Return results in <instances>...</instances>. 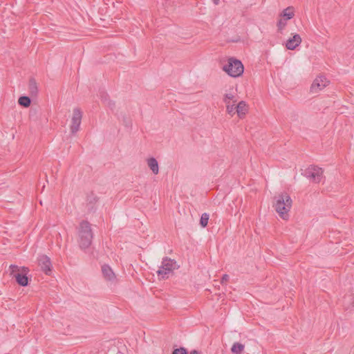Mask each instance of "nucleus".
<instances>
[{"instance_id":"nucleus-23","label":"nucleus","mask_w":354,"mask_h":354,"mask_svg":"<svg viewBox=\"0 0 354 354\" xmlns=\"http://www.w3.org/2000/svg\"><path fill=\"white\" fill-rule=\"evenodd\" d=\"M286 26V19H280L277 23L278 29L281 31Z\"/></svg>"},{"instance_id":"nucleus-26","label":"nucleus","mask_w":354,"mask_h":354,"mask_svg":"<svg viewBox=\"0 0 354 354\" xmlns=\"http://www.w3.org/2000/svg\"><path fill=\"white\" fill-rule=\"evenodd\" d=\"M190 354H201V353L196 350H193L190 352Z\"/></svg>"},{"instance_id":"nucleus-7","label":"nucleus","mask_w":354,"mask_h":354,"mask_svg":"<svg viewBox=\"0 0 354 354\" xmlns=\"http://www.w3.org/2000/svg\"><path fill=\"white\" fill-rule=\"evenodd\" d=\"M82 118V112L79 108L73 109V117L71 118V124L70 127L72 134H75L80 129Z\"/></svg>"},{"instance_id":"nucleus-6","label":"nucleus","mask_w":354,"mask_h":354,"mask_svg":"<svg viewBox=\"0 0 354 354\" xmlns=\"http://www.w3.org/2000/svg\"><path fill=\"white\" fill-rule=\"evenodd\" d=\"M304 176L313 182L318 183L323 177V170L321 167L311 165L305 170Z\"/></svg>"},{"instance_id":"nucleus-18","label":"nucleus","mask_w":354,"mask_h":354,"mask_svg":"<svg viewBox=\"0 0 354 354\" xmlns=\"http://www.w3.org/2000/svg\"><path fill=\"white\" fill-rule=\"evenodd\" d=\"M18 103L19 105L27 108L30 105L31 100L28 96H21L19 98Z\"/></svg>"},{"instance_id":"nucleus-8","label":"nucleus","mask_w":354,"mask_h":354,"mask_svg":"<svg viewBox=\"0 0 354 354\" xmlns=\"http://www.w3.org/2000/svg\"><path fill=\"white\" fill-rule=\"evenodd\" d=\"M329 81L324 75L317 76L311 84L310 91L312 93H317L329 84Z\"/></svg>"},{"instance_id":"nucleus-5","label":"nucleus","mask_w":354,"mask_h":354,"mask_svg":"<svg viewBox=\"0 0 354 354\" xmlns=\"http://www.w3.org/2000/svg\"><path fill=\"white\" fill-rule=\"evenodd\" d=\"M176 268V261L166 257L162 259L161 266L157 271V274L161 279H167L169 274Z\"/></svg>"},{"instance_id":"nucleus-24","label":"nucleus","mask_w":354,"mask_h":354,"mask_svg":"<svg viewBox=\"0 0 354 354\" xmlns=\"http://www.w3.org/2000/svg\"><path fill=\"white\" fill-rule=\"evenodd\" d=\"M102 99L104 101V102H106L107 101V106L111 109H113L114 107H115V102L111 101V100H107L106 99V96H103L102 95L101 96Z\"/></svg>"},{"instance_id":"nucleus-25","label":"nucleus","mask_w":354,"mask_h":354,"mask_svg":"<svg viewBox=\"0 0 354 354\" xmlns=\"http://www.w3.org/2000/svg\"><path fill=\"white\" fill-rule=\"evenodd\" d=\"M228 279H229V275L227 274H223L221 278V284L226 283L227 281H228Z\"/></svg>"},{"instance_id":"nucleus-27","label":"nucleus","mask_w":354,"mask_h":354,"mask_svg":"<svg viewBox=\"0 0 354 354\" xmlns=\"http://www.w3.org/2000/svg\"><path fill=\"white\" fill-rule=\"evenodd\" d=\"M212 1L215 5H218L220 0H212Z\"/></svg>"},{"instance_id":"nucleus-22","label":"nucleus","mask_w":354,"mask_h":354,"mask_svg":"<svg viewBox=\"0 0 354 354\" xmlns=\"http://www.w3.org/2000/svg\"><path fill=\"white\" fill-rule=\"evenodd\" d=\"M172 354H187V350L184 347H180L178 348H175L172 351Z\"/></svg>"},{"instance_id":"nucleus-1","label":"nucleus","mask_w":354,"mask_h":354,"mask_svg":"<svg viewBox=\"0 0 354 354\" xmlns=\"http://www.w3.org/2000/svg\"><path fill=\"white\" fill-rule=\"evenodd\" d=\"M292 203L290 195L286 192H282L274 197L273 207L282 219L288 220Z\"/></svg>"},{"instance_id":"nucleus-13","label":"nucleus","mask_w":354,"mask_h":354,"mask_svg":"<svg viewBox=\"0 0 354 354\" xmlns=\"http://www.w3.org/2000/svg\"><path fill=\"white\" fill-rule=\"evenodd\" d=\"M248 107L245 102L241 101L236 106V112L240 118H243L248 112Z\"/></svg>"},{"instance_id":"nucleus-12","label":"nucleus","mask_w":354,"mask_h":354,"mask_svg":"<svg viewBox=\"0 0 354 354\" xmlns=\"http://www.w3.org/2000/svg\"><path fill=\"white\" fill-rule=\"evenodd\" d=\"M99 198L93 193H91L87 196L86 199V207L89 212H93L95 210V204L97 203Z\"/></svg>"},{"instance_id":"nucleus-20","label":"nucleus","mask_w":354,"mask_h":354,"mask_svg":"<svg viewBox=\"0 0 354 354\" xmlns=\"http://www.w3.org/2000/svg\"><path fill=\"white\" fill-rule=\"evenodd\" d=\"M209 220V214L207 213H203L201 215V219H200V225L203 227H205L207 225Z\"/></svg>"},{"instance_id":"nucleus-17","label":"nucleus","mask_w":354,"mask_h":354,"mask_svg":"<svg viewBox=\"0 0 354 354\" xmlns=\"http://www.w3.org/2000/svg\"><path fill=\"white\" fill-rule=\"evenodd\" d=\"M225 104H230V102L232 101L233 103H236L237 102L236 96L233 93H225L223 96V99Z\"/></svg>"},{"instance_id":"nucleus-15","label":"nucleus","mask_w":354,"mask_h":354,"mask_svg":"<svg viewBox=\"0 0 354 354\" xmlns=\"http://www.w3.org/2000/svg\"><path fill=\"white\" fill-rule=\"evenodd\" d=\"M29 92L31 96H37L38 93V88L36 80L34 78H30L29 80Z\"/></svg>"},{"instance_id":"nucleus-16","label":"nucleus","mask_w":354,"mask_h":354,"mask_svg":"<svg viewBox=\"0 0 354 354\" xmlns=\"http://www.w3.org/2000/svg\"><path fill=\"white\" fill-rule=\"evenodd\" d=\"M244 345L239 342H234L231 348V351L234 354H241L244 350Z\"/></svg>"},{"instance_id":"nucleus-19","label":"nucleus","mask_w":354,"mask_h":354,"mask_svg":"<svg viewBox=\"0 0 354 354\" xmlns=\"http://www.w3.org/2000/svg\"><path fill=\"white\" fill-rule=\"evenodd\" d=\"M283 17H286V19H290L294 17V12L292 7H288L284 9L282 12Z\"/></svg>"},{"instance_id":"nucleus-9","label":"nucleus","mask_w":354,"mask_h":354,"mask_svg":"<svg viewBox=\"0 0 354 354\" xmlns=\"http://www.w3.org/2000/svg\"><path fill=\"white\" fill-rule=\"evenodd\" d=\"M38 263L41 270L46 274H50L51 272L52 264L49 257L46 255L40 256L38 259Z\"/></svg>"},{"instance_id":"nucleus-11","label":"nucleus","mask_w":354,"mask_h":354,"mask_svg":"<svg viewBox=\"0 0 354 354\" xmlns=\"http://www.w3.org/2000/svg\"><path fill=\"white\" fill-rule=\"evenodd\" d=\"M301 42V38L299 34H295L292 38L288 39L286 46L288 50H295Z\"/></svg>"},{"instance_id":"nucleus-3","label":"nucleus","mask_w":354,"mask_h":354,"mask_svg":"<svg viewBox=\"0 0 354 354\" xmlns=\"http://www.w3.org/2000/svg\"><path fill=\"white\" fill-rule=\"evenodd\" d=\"M222 68L228 75L232 77H238L242 75L244 71L242 62L234 57L229 58L227 63Z\"/></svg>"},{"instance_id":"nucleus-4","label":"nucleus","mask_w":354,"mask_h":354,"mask_svg":"<svg viewBox=\"0 0 354 354\" xmlns=\"http://www.w3.org/2000/svg\"><path fill=\"white\" fill-rule=\"evenodd\" d=\"M10 274L15 279L17 283L21 286H26L28 284V278L26 276L29 270L28 268L22 267V272H20L21 268L15 265L10 266Z\"/></svg>"},{"instance_id":"nucleus-14","label":"nucleus","mask_w":354,"mask_h":354,"mask_svg":"<svg viewBox=\"0 0 354 354\" xmlns=\"http://www.w3.org/2000/svg\"><path fill=\"white\" fill-rule=\"evenodd\" d=\"M147 164L150 169L154 174H158L159 171L158 162L154 158H150L147 160Z\"/></svg>"},{"instance_id":"nucleus-10","label":"nucleus","mask_w":354,"mask_h":354,"mask_svg":"<svg viewBox=\"0 0 354 354\" xmlns=\"http://www.w3.org/2000/svg\"><path fill=\"white\" fill-rule=\"evenodd\" d=\"M102 272L104 278L106 281H113L116 279V276L113 270L107 264H104L102 266Z\"/></svg>"},{"instance_id":"nucleus-21","label":"nucleus","mask_w":354,"mask_h":354,"mask_svg":"<svg viewBox=\"0 0 354 354\" xmlns=\"http://www.w3.org/2000/svg\"><path fill=\"white\" fill-rule=\"evenodd\" d=\"M226 104V111L228 114L231 115L232 116L235 114L236 112V106L234 103L232 104Z\"/></svg>"},{"instance_id":"nucleus-2","label":"nucleus","mask_w":354,"mask_h":354,"mask_svg":"<svg viewBox=\"0 0 354 354\" xmlns=\"http://www.w3.org/2000/svg\"><path fill=\"white\" fill-rule=\"evenodd\" d=\"M78 236L79 245L82 249H86L91 245L93 234L88 221H82L80 223Z\"/></svg>"}]
</instances>
